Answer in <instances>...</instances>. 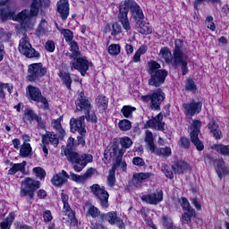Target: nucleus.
<instances>
[{
  "instance_id": "4d7b16f0",
  "label": "nucleus",
  "mask_w": 229,
  "mask_h": 229,
  "mask_svg": "<svg viewBox=\"0 0 229 229\" xmlns=\"http://www.w3.org/2000/svg\"><path fill=\"white\" fill-rule=\"evenodd\" d=\"M33 173L39 180H44L46 178V170L40 166L33 168Z\"/></svg>"
},
{
  "instance_id": "7c9ffc66",
  "label": "nucleus",
  "mask_w": 229,
  "mask_h": 229,
  "mask_svg": "<svg viewBox=\"0 0 229 229\" xmlns=\"http://www.w3.org/2000/svg\"><path fill=\"white\" fill-rule=\"evenodd\" d=\"M150 153H155V155H157V157H162L163 158H169V157L173 155L171 148L169 147L154 148V152Z\"/></svg>"
},
{
  "instance_id": "6ab92c4d",
  "label": "nucleus",
  "mask_w": 229,
  "mask_h": 229,
  "mask_svg": "<svg viewBox=\"0 0 229 229\" xmlns=\"http://www.w3.org/2000/svg\"><path fill=\"white\" fill-rule=\"evenodd\" d=\"M69 178H71V175H69L65 170H62L53 176L51 182L55 185V187H62L64 183H67V180H69Z\"/></svg>"
},
{
  "instance_id": "4be33fe9",
  "label": "nucleus",
  "mask_w": 229,
  "mask_h": 229,
  "mask_svg": "<svg viewBox=\"0 0 229 229\" xmlns=\"http://www.w3.org/2000/svg\"><path fill=\"white\" fill-rule=\"evenodd\" d=\"M57 13H59L62 21H67V17H69V0H59L57 2Z\"/></svg>"
},
{
  "instance_id": "a878e982",
  "label": "nucleus",
  "mask_w": 229,
  "mask_h": 229,
  "mask_svg": "<svg viewBox=\"0 0 229 229\" xmlns=\"http://www.w3.org/2000/svg\"><path fill=\"white\" fill-rule=\"evenodd\" d=\"M64 212L66 214V217H63V220H66L68 223L69 221L70 223H77L78 220H76V216L74 215V212H72L69 202L64 203Z\"/></svg>"
},
{
  "instance_id": "c756f323",
  "label": "nucleus",
  "mask_w": 229,
  "mask_h": 229,
  "mask_svg": "<svg viewBox=\"0 0 229 229\" xmlns=\"http://www.w3.org/2000/svg\"><path fill=\"white\" fill-rule=\"evenodd\" d=\"M145 142L149 148L150 152H155L157 146L155 145V139L153 138V132L151 131H146L145 132Z\"/></svg>"
},
{
  "instance_id": "5701e85b",
  "label": "nucleus",
  "mask_w": 229,
  "mask_h": 229,
  "mask_svg": "<svg viewBox=\"0 0 229 229\" xmlns=\"http://www.w3.org/2000/svg\"><path fill=\"white\" fill-rule=\"evenodd\" d=\"M117 17H118V22L122 24V27L123 28V30H125L127 33L128 31H131V23H130V20L128 19V14L124 9H122L121 7H119V13Z\"/></svg>"
},
{
  "instance_id": "2f4dec72",
  "label": "nucleus",
  "mask_w": 229,
  "mask_h": 229,
  "mask_svg": "<svg viewBox=\"0 0 229 229\" xmlns=\"http://www.w3.org/2000/svg\"><path fill=\"white\" fill-rule=\"evenodd\" d=\"M37 33L38 37H42L44 35H49V24L46 20H41L40 23L38 26Z\"/></svg>"
},
{
  "instance_id": "5fc2aeb1",
  "label": "nucleus",
  "mask_w": 229,
  "mask_h": 229,
  "mask_svg": "<svg viewBox=\"0 0 229 229\" xmlns=\"http://www.w3.org/2000/svg\"><path fill=\"white\" fill-rule=\"evenodd\" d=\"M124 153H126V150L124 149L118 150V156L116 157L115 162L112 165V167H114V171H116L117 167L123 164V155H124Z\"/></svg>"
},
{
  "instance_id": "ddd939ff",
  "label": "nucleus",
  "mask_w": 229,
  "mask_h": 229,
  "mask_svg": "<svg viewBox=\"0 0 229 229\" xmlns=\"http://www.w3.org/2000/svg\"><path fill=\"white\" fill-rule=\"evenodd\" d=\"M78 112H84V114H90L92 110V104L90 100L85 96V92L81 91L75 102Z\"/></svg>"
},
{
  "instance_id": "473e14b6",
  "label": "nucleus",
  "mask_w": 229,
  "mask_h": 229,
  "mask_svg": "<svg viewBox=\"0 0 229 229\" xmlns=\"http://www.w3.org/2000/svg\"><path fill=\"white\" fill-rule=\"evenodd\" d=\"M159 55L161 58L165 59V64H173V54L167 47H164L160 49Z\"/></svg>"
},
{
  "instance_id": "9b49d317",
  "label": "nucleus",
  "mask_w": 229,
  "mask_h": 229,
  "mask_svg": "<svg viewBox=\"0 0 229 229\" xmlns=\"http://www.w3.org/2000/svg\"><path fill=\"white\" fill-rule=\"evenodd\" d=\"M90 191L94 194L95 198L98 199L102 208H108V207H110V204H108V198H110V195L108 194V191L105 190V186L93 184L90 186Z\"/></svg>"
},
{
  "instance_id": "2eb2a0df",
  "label": "nucleus",
  "mask_w": 229,
  "mask_h": 229,
  "mask_svg": "<svg viewBox=\"0 0 229 229\" xmlns=\"http://www.w3.org/2000/svg\"><path fill=\"white\" fill-rule=\"evenodd\" d=\"M164 199V191H158L157 193H148L141 196V201L148 205H158Z\"/></svg>"
},
{
  "instance_id": "393cba45",
  "label": "nucleus",
  "mask_w": 229,
  "mask_h": 229,
  "mask_svg": "<svg viewBox=\"0 0 229 229\" xmlns=\"http://www.w3.org/2000/svg\"><path fill=\"white\" fill-rule=\"evenodd\" d=\"M189 165L184 161H177L172 165V169L175 174H183L185 171L189 170Z\"/></svg>"
},
{
  "instance_id": "69168bd1",
  "label": "nucleus",
  "mask_w": 229,
  "mask_h": 229,
  "mask_svg": "<svg viewBox=\"0 0 229 229\" xmlns=\"http://www.w3.org/2000/svg\"><path fill=\"white\" fill-rule=\"evenodd\" d=\"M0 17L3 21V22H4L5 21H8V19H11L12 15L8 13L7 10L1 9L0 10Z\"/></svg>"
},
{
  "instance_id": "864d4df0",
  "label": "nucleus",
  "mask_w": 229,
  "mask_h": 229,
  "mask_svg": "<svg viewBox=\"0 0 229 229\" xmlns=\"http://www.w3.org/2000/svg\"><path fill=\"white\" fill-rule=\"evenodd\" d=\"M108 53L111 56H117L121 53V46L119 44H111L108 47Z\"/></svg>"
},
{
  "instance_id": "58836bf2",
  "label": "nucleus",
  "mask_w": 229,
  "mask_h": 229,
  "mask_svg": "<svg viewBox=\"0 0 229 229\" xmlns=\"http://www.w3.org/2000/svg\"><path fill=\"white\" fill-rule=\"evenodd\" d=\"M69 46L71 47L70 51L72 52V54H68V56L70 58H74L81 55V52H80V47H78V42L71 41L69 43Z\"/></svg>"
},
{
  "instance_id": "3c124183",
  "label": "nucleus",
  "mask_w": 229,
  "mask_h": 229,
  "mask_svg": "<svg viewBox=\"0 0 229 229\" xmlns=\"http://www.w3.org/2000/svg\"><path fill=\"white\" fill-rule=\"evenodd\" d=\"M178 146L181 149H189L191 148V140L187 137L182 136L179 139Z\"/></svg>"
},
{
  "instance_id": "72a5a7b5",
  "label": "nucleus",
  "mask_w": 229,
  "mask_h": 229,
  "mask_svg": "<svg viewBox=\"0 0 229 229\" xmlns=\"http://www.w3.org/2000/svg\"><path fill=\"white\" fill-rule=\"evenodd\" d=\"M115 166H112L111 169L108 172V175L106 177V184L108 185V187H110L111 189H114V187L115 186Z\"/></svg>"
},
{
  "instance_id": "13d9d810",
  "label": "nucleus",
  "mask_w": 229,
  "mask_h": 229,
  "mask_svg": "<svg viewBox=\"0 0 229 229\" xmlns=\"http://www.w3.org/2000/svg\"><path fill=\"white\" fill-rule=\"evenodd\" d=\"M112 29L113 30L111 32V35L113 37H117V35H121V33H123V27L118 22L113 23Z\"/></svg>"
},
{
  "instance_id": "e2e57ef3",
  "label": "nucleus",
  "mask_w": 229,
  "mask_h": 229,
  "mask_svg": "<svg viewBox=\"0 0 229 229\" xmlns=\"http://www.w3.org/2000/svg\"><path fill=\"white\" fill-rule=\"evenodd\" d=\"M85 119L88 121V123H93V124H96L98 123V115H96V113H90L85 114Z\"/></svg>"
},
{
  "instance_id": "9d476101",
  "label": "nucleus",
  "mask_w": 229,
  "mask_h": 229,
  "mask_svg": "<svg viewBox=\"0 0 229 229\" xmlns=\"http://www.w3.org/2000/svg\"><path fill=\"white\" fill-rule=\"evenodd\" d=\"M90 67V62L87 59L84 55H79L72 57V61L70 62V68L72 71H79L81 76H85L87 74V71Z\"/></svg>"
},
{
  "instance_id": "c85d7f7f",
  "label": "nucleus",
  "mask_w": 229,
  "mask_h": 229,
  "mask_svg": "<svg viewBox=\"0 0 229 229\" xmlns=\"http://www.w3.org/2000/svg\"><path fill=\"white\" fill-rule=\"evenodd\" d=\"M24 117L26 121H29V123L37 121L38 124H42V117L35 114V111H33V109H26L24 113Z\"/></svg>"
},
{
  "instance_id": "603ef678",
  "label": "nucleus",
  "mask_w": 229,
  "mask_h": 229,
  "mask_svg": "<svg viewBox=\"0 0 229 229\" xmlns=\"http://www.w3.org/2000/svg\"><path fill=\"white\" fill-rule=\"evenodd\" d=\"M179 203L183 210V212H189L191 210H194L193 208H191V203H189V199L185 197H182L179 199Z\"/></svg>"
},
{
  "instance_id": "c03bdc74",
  "label": "nucleus",
  "mask_w": 229,
  "mask_h": 229,
  "mask_svg": "<svg viewBox=\"0 0 229 229\" xmlns=\"http://www.w3.org/2000/svg\"><path fill=\"white\" fill-rule=\"evenodd\" d=\"M212 148L217 151V153H221V155H224V157H229V145H213Z\"/></svg>"
},
{
  "instance_id": "0e129e2a",
  "label": "nucleus",
  "mask_w": 229,
  "mask_h": 229,
  "mask_svg": "<svg viewBox=\"0 0 229 229\" xmlns=\"http://www.w3.org/2000/svg\"><path fill=\"white\" fill-rule=\"evenodd\" d=\"M182 47H183V41H182V39H176L174 53H183V51H182Z\"/></svg>"
},
{
  "instance_id": "dca6fc26",
  "label": "nucleus",
  "mask_w": 229,
  "mask_h": 229,
  "mask_svg": "<svg viewBox=\"0 0 229 229\" xmlns=\"http://www.w3.org/2000/svg\"><path fill=\"white\" fill-rule=\"evenodd\" d=\"M101 219H106V221L109 222L111 225H116L118 228H124V222L121 217L117 216V213L115 211L108 212L107 214H101Z\"/></svg>"
},
{
  "instance_id": "20e7f679",
  "label": "nucleus",
  "mask_w": 229,
  "mask_h": 229,
  "mask_svg": "<svg viewBox=\"0 0 229 229\" xmlns=\"http://www.w3.org/2000/svg\"><path fill=\"white\" fill-rule=\"evenodd\" d=\"M37 189H40V182L27 177L21 182L20 196L21 198L28 196V199L33 201V199H35V191H37Z\"/></svg>"
},
{
  "instance_id": "aec40b11",
  "label": "nucleus",
  "mask_w": 229,
  "mask_h": 229,
  "mask_svg": "<svg viewBox=\"0 0 229 229\" xmlns=\"http://www.w3.org/2000/svg\"><path fill=\"white\" fill-rule=\"evenodd\" d=\"M155 174L153 173H138L134 174L132 177V184L134 187H140L144 182H148L150 178H153Z\"/></svg>"
},
{
  "instance_id": "c9c22d12",
  "label": "nucleus",
  "mask_w": 229,
  "mask_h": 229,
  "mask_svg": "<svg viewBox=\"0 0 229 229\" xmlns=\"http://www.w3.org/2000/svg\"><path fill=\"white\" fill-rule=\"evenodd\" d=\"M31 144L23 142L20 148V157H21V158H26L31 155Z\"/></svg>"
},
{
  "instance_id": "6e6d98bb",
  "label": "nucleus",
  "mask_w": 229,
  "mask_h": 229,
  "mask_svg": "<svg viewBox=\"0 0 229 229\" xmlns=\"http://www.w3.org/2000/svg\"><path fill=\"white\" fill-rule=\"evenodd\" d=\"M97 105L98 108H102V110H106V108H108V98L103 96L98 97Z\"/></svg>"
},
{
  "instance_id": "f704fd0d",
  "label": "nucleus",
  "mask_w": 229,
  "mask_h": 229,
  "mask_svg": "<svg viewBox=\"0 0 229 229\" xmlns=\"http://www.w3.org/2000/svg\"><path fill=\"white\" fill-rule=\"evenodd\" d=\"M216 165V174L218 175L219 178H223L225 174H228V168L225 165V161L218 160Z\"/></svg>"
},
{
  "instance_id": "e433bc0d",
  "label": "nucleus",
  "mask_w": 229,
  "mask_h": 229,
  "mask_svg": "<svg viewBox=\"0 0 229 229\" xmlns=\"http://www.w3.org/2000/svg\"><path fill=\"white\" fill-rule=\"evenodd\" d=\"M58 31L64 38L65 42H72V38H74V32L69 29H62L57 27Z\"/></svg>"
},
{
  "instance_id": "338daca9",
  "label": "nucleus",
  "mask_w": 229,
  "mask_h": 229,
  "mask_svg": "<svg viewBox=\"0 0 229 229\" xmlns=\"http://www.w3.org/2000/svg\"><path fill=\"white\" fill-rule=\"evenodd\" d=\"M43 219L45 223H49L50 221H53V215L51 214L50 210H45L43 212Z\"/></svg>"
},
{
  "instance_id": "f257e3e1",
  "label": "nucleus",
  "mask_w": 229,
  "mask_h": 229,
  "mask_svg": "<svg viewBox=\"0 0 229 229\" xmlns=\"http://www.w3.org/2000/svg\"><path fill=\"white\" fill-rule=\"evenodd\" d=\"M72 148H74V138L70 137L64 148V156L68 162L72 164L73 171L81 173L88 164L93 162L94 157L91 154H80L73 150Z\"/></svg>"
},
{
  "instance_id": "a18cd8bd",
  "label": "nucleus",
  "mask_w": 229,
  "mask_h": 229,
  "mask_svg": "<svg viewBox=\"0 0 229 229\" xmlns=\"http://www.w3.org/2000/svg\"><path fill=\"white\" fill-rule=\"evenodd\" d=\"M120 144L122 146L121 149L126 151L130 149L131 146H133V140H131L130 137L125 136L120 139Z\"/></svg>"
},
{
  "instance_id": "774afa93",
  "label": "nucleus",
  "mask_w": 229,
  "mask_h": 229,
  "mask_svg": "<svg viewBox=\"0 0 229 229\" xmlns=\"http://www.w3.org/2000/svg\"><path fill=\"white\" fill-rule=\"evenodd\" d=\"M10 33L4 32V30L0 31V40L2 42H9L10 41Z\"/></svg>"
},
{
  "instance_id": "4c0bfd02",
  "label": "nucleus",
  "mask_w": 229,
  "mask_h": 229,
  "mask_svg": "<svg viewBox=\"0 0 229 229\" xmlns=\"http://www.w3.org/2000/svg\"><path fill=\"white\" fill-rule=\"evenodd\" d=\"M30 10H23L16 16V21L18 22H21V24H27V22L30 21Z\"/></svg>"
},
{
  "instance_id": "052dcab7",
  "label": "nucleus",
  "mask_w": 229,
  "mask_h": 229,
  "mask_svg": "<svg viewBox=\"0 0 229 229\" xmlns=\"http://www.w3.org/2000/svg\"><path fill=\"white\" fill-rule=\"evenodd\" d=\"M185 89L188 92H195L196 91V83L192 79H188L185 82Z\"/></svg>"
},
{
  "instance_id": "1a4fd4ad",
  "label": "nucleus",
  "mask_w": 229,
  "mask_h": 229,
  "mask_svg": "<svg viewBox=\"0 0 229 229\" xmlns=\"http://www.w3.org/2000/svg\"><path fill=\"white\" fill-rule=\"evenodd\" d=\"M201 129V121L194 120L190 127V140L197 148L198 151H203L205 145L199 140V130Z\"/></svg>"
},
{
  "instance_id": "bf43d9fd",
  "label": "nucleus",
  "mask_w": 229,
  "mask_h": 229,
  "mask_svg": "<svg viewBox=\"0 0 229 229\" xmlns=\"http://www.w3.org/2000/svg\"><path fill=\"white\" fill-rule=\"evenodd\" d=\"M138 31L139 33H141V35H149V33H152L153 30H151V28H149L148 25L142 22V24L139 25Z\"/></svg>"
},
{
  "instance_id": "412c9836",
  "label": "nucleus",
  "mask_w": 229,
  "mask_h": 229,
  "mask_svg": "<svg viewBox=\"0 0 229 229\" xmlns=\"http://www.w3.org/2000/svg\"><path fill=\"white\" fill-rule=\"evenodd\" d=\"M155 174L153 173H138L134 174L132 177V184L134 187H140L144 182H148L150 178H153Z\"/></svg>"
},
{
  "instance_id": "680f3d73",
  "label": "nucleus",
  "mask_w": 229,
  "mask_h": 229,
  "mask_svg": "<svg viewBox=\"0 0 229 229\" xmlns=\"http://www.w3.org/2000/svg\"><path fill=\"white\" fill-rule=\"evenodd\" d=\"M162 221H163V226L167 229H172L173 228V220L167 216H162Z\"/></svg>"
},
{
  "instance_id": "49530a36",
  "label": "nucleus",
  "mask_w": 229,
  "mask_h": 229,
  "mask_svg": "<svg viewBox=\"0 0 229 229\" xmlns=\"http://www.w3.org/2000/svg\"><path fill=\"white\" fill-rule=\"evenodd\" d=\"M118 127L121 130V131H128L131 130V122L128 119L121 120L118 123Z\"/></svg>"
},
{
  "instance_id": "ea45409f",
  "label": "nucleus",
  "mask_w": 229,
  "mask_h": 229,
  "mask_svg": "<svg viewBox=\"0 0 229 229\" xmlns=\"http://www.w3.org/2000/svg\"><path fill=\"white\" fill-rule=\"evenodd\" d=\"M13 221H15V213H10L4 221L0 224L1 229H10Z\"/></svg>"
},
{
  "instance_id": "b1692460",
  "label": "nucleus",
  "mask_w": 229,
  "mask_h": 229,
  "mask_svg": "<svg viewBox=\"0 0 229 229\" xmlns=\"http://www.w3.org/2000/svg\"><path fill=\"white\" fill-rule=\"evenodd\" d=\"M42 144H52L53 146H58L60 144V140L58 139V135L55 134L51 131H47L41 137Z\"/></svg>"
},
{
  "instance_id": "37998d69",
  "label": "nucleus",
  "mask_w": 229,
  "mask_h": 229,
  "mask_svg": "<svg viewBox=\"0 0 229 229\" xmlns=\"http://www.w3.org/2000/svg\"><path fill=\"white\" fill-rule=\"evenodd\" d=\"M60 77L62 78V81L64 83L65 87L69 90H71V85L72 84V79L71 78V73L61 72Z\"/></svg>"
},
{
  "instance_id": "de8ad7c7",
  "label": "nucleus",
  "mask_w": 229,
  "mask_h": 229,
  "mask_svg": "<svg viewBox=\"0 0 229 229\" xmlns=\"http://www.w3.org/2000/svg\"><path fill=\"white\" fill-rule=\"evenodd\" d=\"M88 216H90L93 217V219H96V217H99V216H101V210H99V208L94 205H89L88 208Z\"/></svg>"
},
{
  "instance_id": "423d86ee",
  "label": "nucleus",
  "mask_w": 229,
  "mask_h": 229,
  "mask_svg": "<svg viewBox=\"0 0 229 229\" xmlns=\"http://www.w3.org/2000/svg\"><path fill=\"white\" fill-rule=\"evenodd\" d=\"M46 74H47V68L42 63H34L28 66L26 80L30 82L40 81V78Z\"/></svg>"
},
{
  "instance_id": "39448f33",
  "label": "nucleus",
  "mask_w": 229,
  "mask_h": 229,
  "mask_svg": "<svg viewBox=\"0 0 229 229\" xmlns=\"http://www.w3.org/2000/svg\"><path fill=\"white\" fill-rule=\"evenodd\" d=\"M26 96L30 101L41 103L40 108H42V110H49V101L42 95V91L38 87L33 85L27 86Z\"/></svg>"
},
{
  "instance_id": "f03ea898",
  "label": "nucleus",
  "mask_w": 229,
  "mask_h": 229,
  "mask_svg": "<svg viewBox=\"0 0 229 229\" xmlns=\"http://www.w3.org/2000/svg\"><path fill=\"white\" fill-rule=\"evenodd\" d=\"M161 65L157 61L150 60L148 63V72L150 75L148 85L151 87H160L165 83L167 78V71L161 70Z\"/></svg>"
},
{
  "instance_id": "bb28decb",
  "label": "nucleus",
  "mask_w": 229,
  "mask_h": 229,
  "mask_svg": "<svg viewBox=\"0 0 229 229\" xmlns=\"http://www.w3.org/2000/svg\"><path fill=\"white\" fill-rule=\"evenodd\" d=\"M26 161H23L21 163L13 164V166L8 170V174L11 176H13L14 174H17V173H26Z\"/></svg>"
},
{
  "instance_id": "0eeeda50",
  "label": "nucleus",
  "mask_w": 229,
  "mask_h": 229,
  "mask_svg": "<svg viewBox=\"0 0 229 229\" xmlns=\"http://www.w3.org/2000/svg\"><path fill=\"white\" fill-rule=\"evenodd\" d=\"M164 99H165V93L160 89H157L152 94L141 96V101H143V103L150 102L149 105L152 110H160V105L164 103Z\"/></svg>"
},
{
  "instance_id": "6e6552de",
  "label": "nucleus",
  "mask_w": 229,
  "mask_h": 229,
  "mask_svg": "<svg viewBox=\"0 0 229 229\" xmlns=\"http://www.w3.org/2000/svg\"><path fill=\"white\" fill-rule=\"evenodd\" d=\"M18 50L21 55L26 56V58H40V53H38L30 42V38L25 33L22 38L20 39Z\"/></svg>"
},
{
  "instance_id": "8fccbe9b",
  "label": "nucleus",
  "mask_w": 229,
  "mask_h": 229,
  "mask_svg": "<svg viewBox=\"0 0 229 229\" xmlns=\"http://www.w3.org/2000/svg\"><path fill=\"white\" fill-rule=\"evenodd\" d=\"M161 171L164 173L165 176L169 180H173L174 178V174L169 165L166 164H163L161 166Z\"/></svg>"
},
{
  "instance_id": "7ed1b4c3",
  "label": "nucleus",
  "mask_w": 229,
  "mask_h": 229,
  "mask_svg": "<svg viewBox=\"0 0 229 229\" xmlns=\"http://www.w3.org/2000/svg\"><path fill=\"white\" fill-rule=\"evenodd\" d=\"M120 8L124 10L128 15L130 12L133 21H135L137 26H140L144 22V12L140 5L135 2V0H125L120 4Z\"/></svg>"
},
{
  "instance_id": "4468645a",
  "label": "nucleus",
  "mask_w": 229,
  "mask_h": 229,
  "mask_svg": "<svg viewBox=\"0 0 229 229\" xmlns=\"http://www.w3.org/2000/svg\"><path fill=\"white\" fill-rule=\"evenodd\" d=\"M85 115L80 116L79 119L72 118L70 120V126L72 131H78L80 135H86L87 130L85 129Z\"/></svg>"
},
{
  "instance_id": "cd10ccee",
  "label": "nucleus",
  "mask_w": 229,
  "mask_h": 229,
  "mask_svg": "<svg viewBox=\"0 0 229 229\" xmlns=\"http://www.w3.org/2000/svg\"><path fill=\"white\" fill-rule=\"evenodd\" d=\"M187 62V55L183 52H174L172 55L173 65H182Z\"/></svg>"
},
{
  "instance_id": "a211bd4d",
  "label": "nucleus",
  "mask_w": 229,
  "mask_h": 229,
  "mask_svg": "<svg viewBox=\"0 0 229 229\" xmlns=\"http://www.w3.org/2000/svg\"><path fill=\"white\" fill-rule=\"evenodd\" d=\"M95 174L96 169L90 167L82 175L76 174L74 172H70V179L72 180V182H76V183H85V182H87L89 178H92Z\"/></svg>"
},
{
  "instance_id": "f3484780",
  "label": "nucleus",
  "mask_w": 229,
  "mask_h": 229,
  "mask_svg": "<svg viewBox=\"0 0 229 229\" xmlns=\"http://www.w3.org/2000/svg\"><path fill=\"white\" fill-rule=\"evenodd\" d=\"M163 120L164 116L162 115V114H158L146 123L145 128H155L156 130L164 131V130H165V123L162 122Z\"/></svg>"
},
{
  "instance_id": "79ce46f5",
  "label": "nucleus",
  "mask_w": 229,
  "mask_h": 229,
  "mask_svg": "<svg viewBox=\"0 0 229 229\" xmlns=\"http://www.w3.org/2000/svg\"><path fill=\"white\" fill-rule=\"evenodd\" d=\"M192 217H196L195 210L184 211L183 215L182 216V221L184 223V225H189V223H191L192 220Z\"/></svg>"
},
{
  "instance_id": "f8f14e48",
  "label": "nucleus",
  "mask_w": 229,
  "mask_h": 229,
  "mask_svg": "<svg viewBox=\"0 0 229 229\" xmlns=\"http://www.w3.org/2000/svg\"><path fill=\"white\" fill-rule=\"evenodd\" d=\"M201 108H203V103L194 99L182 104V110L186 119H192L196 114H199L201 112Z\"/></svg>"
},
{
  "instance_id": "a19ab883",
  "label": "nucleus",
  "mask_w": 229,
  "mask_h": 229,
  "mask_svg": "<svg viewBox=\"0 0 229 229\" xmlns=\"http://www.w3.org/2000/svg\"><path fill=\"white\" fill-rule=\"evenodd\" d=\"M137 108L131 106H123L121 109V114H123V117L126 119H130L133 117V112H135Z\"/></svg>"
},
{
  "instance_id": "09e8293b",
  "label": "nucleus",
  "mask_w": 229,
  "mask_h": 229,
  "mask_svg": "<svg viewBox=\"0 0 229 229\" xmlns=\"http://www.w3.org/2000/svg\"><path fill=\"white\" fill-rule=\"evenodd\" d=\"M40 10V3L38 1L34 0L30 5V17H35V15H38V12Z\"/></svg>"
}]
</instances>
